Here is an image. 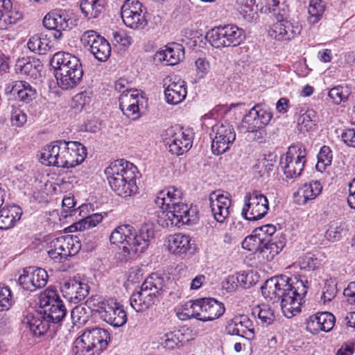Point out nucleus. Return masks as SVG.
Instances as JSON below:
<instances>
[{
    "label": "nucleus",
    "instance_id": "8fccbe9b",
    "mask_svg": "<svg viewBox=\"0 0 355 355\" xmlns=\"http://www.w3.org/2000/svg\"><path fill=\"white\" fill-rule=\"evenodd\" d=\"M349 95V90L348 87L341 85H338L331 88L328 94V96L336 105H339L342 102L347 101L348 100Z\"/></svg>",
    "mask_w": 355,
    "mask_h": 355
},
{
    "label": "nucleus",
    "instance_id": "7c9ffc66",
    "mask_svg": "<svg viewBox=\"0 0 355 355\" xmlns=\"http://www.w3.org/2000/svg\"><path fill=\"white\" fill-rule=\"evenodd\" d=\"M168 250L174 254H186L191 248V239L181 233L175 234L168 238Z\"/></svg>",
    "mask_w": 355,
    "mask_h": 355
},
{
    "label": "nucleus",
    "instance_id": "0eeeda50",
    "mask_svg": "<svg viewBox=\"0 0 355 355\" xmlns=\"http://www.w3.org/2000/svg\"><path fill=\"white\" fill-rule=\"evenodd\" d=\"M305 156V149L302 146H292L281 157L279 164L287 178H296L301 175L306 162Z\"/></svg>",
    "mask_w": 355,
    "mask_h": 355
},
{
    "label": "nucleus",
    "instance_id": "473e14b6",
    "mask_svg": "<svg viewBox=\"0 0 355 355\" xmlns=\"http://www.w3.org/2000/svg\"><path fill=\"white\" fill-rule=\"evenodd\" d=\"M204 313L202 321L214 320L220 318L225 312L224 304L214 298H204Z\"/></svg>",
    "mask_w": 355,
    "mask_h": 355
},
{
    "label": "nucleus",
    "instance_id": "20e7f679",
    "mask_svg": "<svg viewBox=\"0 0 355 355\" xmlns=\"http://www.w3.org/2000/svg\"><path fill=\"white\" fill-rule=\"evenodd\" d=\"M154 237L152 225L144 224L136 232L130 225L117 227L110 236L112 243H125L123 250L129 254L143 253L148 247L150 239Z\"/></svg>",
    "mask_w": 355,
    "mask_h": 355
},
{
    "label": "nucleus",
    "instance_id": "f8f14e48",
    "mask_svg": "<svg viewBox=\"0 0 355 355\" xmlns=\"http://www.w3.org/2000/svg\"><path fill=\"white\" fill-rule=\"evenodd\" d=\"M272 114L262 105H254L242 121L241 129L245 132H259L262 137L263 128L269 123Z\"/></svg>",
    "mask_w": 355,
    "mask_h": 355
},
{
    "label": "nucleus",
    "instance_id": "1a4fd4ad",
    "mask_svg": "<svg viewBox=\"0 0 355 355\" xmlns=\"http://www.w3.org/2000/svg\"><path fill=\"white\" fill-rule=\"evenodd\" d=\"M96 311L101 319L114 327H121L127 322V314L123 306L115 299L110 298L99 302Z\"/></svg>",
    "mask_w": 355,
    "mask_h": 355
},
{
    "label": "nucleus",
    "instance_id": "a19ab883",
    "mask_svg": "<svg viewBox=\"0 0 355 355\" xmlns=\"http://www.w3.org/2000/svg\"><path fill=\"white\" fill-rule=\"evenodd\" d=\"M324 10V5L321 0H311L308 7L309 24L311 25L317 24L322 19Z\"/></svg>",
    "mask_w": 355,
    "mask_h": 355
},
{
    "label": "nucleus",
    "instance_id": "09e8293b",
    "mask_svg": "<svg viewBox=\"0 0 355 355\" xmlns=\"http://www.w3.org/2000/svg\"><path fill=\"white\" fill-rule=\"evenodd\" d=\"M63 302L56 291L53 289H46L40 296V304L42 309Z\"/></svg>",
    "mask_w": 355,
    "mask_h": 355
},
{
    "label": "nucleus",
    "instance_id": "a18cd8bd",
    "mask_svg": "<svg viewBox=\"0 0 355 355\" xmlns=\"http://www.w3.org/2000/svg\"><path fill=\"white\" fill-rule=\"evenodd\" d=\"M91 315V311L83 305L75 306L71 312V317L74 324L81 325L85 324Z\"/></svg>",
    "mask_w": 355,
    "mask_h": 355
},
{
    "label": "nucleus",
    "instance_id": "a878e982",
    "mask_svg": "<svg viewBox=\"0 0 355 355\" xmlns=\"http://www.w3.org/2000/svg\"><path fill=\"white\" fill-rule=\"evenodd\" d=\"M336 322L335 316L329 312H322L311 315L306 322L307 329L312 334L320 331H330Z\"/></svg>",
    "mask_w": 355,
    "mask_h": 355
},
{
    "label": "nucleus",
    "instance_id": "c85d7f7f",
    "mask_svg": "<svg viewBox=\"0 0 355 355\" xmlns=\"http://www.w3.org/2000/svg\"><path fill=\"white\" fill-rule=\"evenodd\" d=\"M87 156L86 148L78 141H69L64 168H69L81 164Z\"/></svg>",
    "mask_w": 355,
    "mask_h": 355
},
{
    "label": "nucleus",
    "instance_id": "338daca9",
    "mask_svg": "<svg viewBox=\"0 0 355 355\" xmlns=\"http://www.w3.org/2000/svg\"><path fill=\"white\" fill-rule=\"evenodd\" d=\"M254 230L257 234L261 235V236L267 239H270V236H272L276 232V227L271 224H267L259 228H256Z\"/></svg>",
    "mask_w": 355,
    "mask_h": 355
},
{
    "label": "nucleus",
    "instance_id": "72a5a7b5",
    "mask_svg": "<svg viewBox=\"0 0 355 355\" xmlns=\"http://www.w3.org/2000/svg\"><path fill=\"white\" fill-rule=\"evenodd\" d=\"M10 92L14 95H17L19 101L26 103H30L35 98L36 91L28 83L24 81L15 82L12 87Z\"/></svg>",
    "mask_w": 355,
    "mask_h": 355
},
{
    "label": "nucleus",
    "instance_id": "f03ea898",
    "mask_svg": "<svg viewBox=\"0 0 355 355\" xmlns=\"http://www.w3.org/2000/svg\"><path fill=\"white\" fill-rule=\"evenodd\" d=\"M182 196L181 191L174 186L157 193L154 202L162 209L158 214L157 223L159 225L163 227H180L196 220V209L189 208L187 204L180 202Z\"/></svg>",
    "mask_w": 355,
    "mask_h": 355
},
{
    "label": "nucleus",
    "instance_id": "bf43d9fd",
    "mask_svg": "<svg viewBox=\"0 0 355 355\" xmlns=\"http://www.w3.org/2000/svg\"><path fill=\"white\" fill-rule=\"evenodd\" d=\"M76 202L73 197H67L62 200V211L61 216L67 218L76 215L78 212V209H75Z\"/></svg>",
    "mask_w": 355,
    "mask_h": 355
},
{
    "label": "nucleus",
    "instance_id": "58836bf2",
    "mask_svg": "<svg viewBox=\"0 0 355 355\" xmlns=\"http://www.w3.org/2000/svg\"><path fill=\"white\" fill-rule=\"evenodd\" d=\"M85 331L75 340L73 352L76 355H94L97 353L95 345L87 341Z\"/></svg>",
    "mask_w": 355,
    "mask_h": 355
},
{
    "label": "nucleus",
    "instance_id": "2f4dec72",
    "mask_svg": "<svg viewBox=\"0 0 355 355\" xmlns=\"http://www.w3.org/2000/svg\"><path fill=\"white\" fill-rule=\"evenodd\" d=\"M85 333L87 337V341L95 345L97 354L105 349L107 345V340L110 338V334L107 331L99 328H92L87 329Z\"/></svg>",
    "mask_w": 355,
    "mask_h": 355
},
{
    "label": "nucleus",
    "instance_id": "9d476101",
    "mask_svg": "<svg viewBox=\"0 0 355 355\" xmlns=\"http://www.w3.org/2000/svg\"><path fill=\"white\" fill-rule=\"evenodd\" d=\"M210 137L212 139L213 153L220 155L230 148V144L236 139V133L230 123H217L212 126Z\"/></svg>",
    "mask_w": 355,
    "mask_h": 355
},
{
    "label": "nucleus",
    "instance_id": "c9c22d12",
    "mask_svg": "<svg viewBox=\"0 0 355 355\" xmlns=\"http://www.w3.org/2000/svg\"><path fill=\"white\" fill-rule=\"evenodd\" d=\"M50 64L51 67H82V62L78 57L62 51L54 54Z\"/></svg>",
    "mask_w": 355,
    "mask_h": 355
},
{
    "label": "nucleus",
    "instance_id": "39448f33",
    "mask_svg": "<svg viewBox=\"0 0 355 355\" xmlns=\"http://www.w3.org/2000/svg\"><path fill=\"white\" fill-rule=\"evenodd\" d=\"M164 286V278L158 274H152L141 284L139 291L132 294L131 306L137 312L146 310L154 304Z\"/></svg>",
    "mask_w": 355,
    "mask_h": 355
},
{
    "label": "nucleus",
    "instance_id": "a211bd4d",
    "mask_svg": "<svg viewBox=\"0 0 355 355\" xmlns=\"http://www.w3.org/2000/svg\"><path fill=\"white\" fill-rule=\"evenodd\" d=\"M164 96L168 104L178 105L183 101L187 94L185 82L176 76L169 75L163 80Z\"/></svg>",
    "mask_w": 355,
    "mask_h": 355
},
{
    "label": "nucleus",
    "instance_id": "603ef678",
    "mask_svg": "<svg viewBox=\"0 0 355 355\" xmlns=\"http://www.w3.org/2000/svg\"><path fill=\"white\" fill-rule=\"evenodd\" d=\"M313 117H315V112L313 110H308L300 116L297 123L300 131H309L312 130L315 125Z\"/></svg>",
    "mask_w": 355,
    "mask_h": 355
},
{
    "label": "nucleus",
    "instance_id": "4c0bfd02",
    "mask_svg": "<svg viewBox=\"0 0 355 355\" xmlns=\"http://www.w3.org/2000/svg\"><path fill=\"white\" fill-rule=\"evenodd\" d=\"M27 46L34 53L45 54L50 49L49 40L46 35L35 34L30 37Z\"/></svg>",
    "mask_w": 355,
    "mask_h": 355
},
{
    "label": "nucleus",
    "instance_id": "c03bdc74",
    "mask_svg": "<svg viewBox=\"0 0 355 355\" xmlns=\"http://www.w3.org/2000/svg\"><path fill=\"white\" fill-rule=\"evenodd\" d=\"M252 314L256 317L257 316L262 322V323L267 325L271 324L275 318L273 310L268 304L259 305L252 309Z\"/></svg>",
    "mask_w": 355,
    "mask_h": 355
},
{
    "label": "nucleus",
    "instance_id": "aec40b11",
    "mask_svg": "<svg viewBox=\"0 0 355 355\" xmlns=\"http://www.w3.org/2000/svg\"><path fill=\"white\" fill-rule=\"evenodd\" d=\"M227 333L251 340L254 338V329L252 320L246 315H235L226 326Z\"/></svg>",
    "mask_w": 355,
    "mask_h": 355
},
{
    "label": "nucleus",
    "instance_id": "052dcab7",
    "mask_svg": "<svg viewBox=\"0 0 355 355\" xmlns=\"http://www.w3.org/2000/svg\"><path fill=\"white\" fill-rule=\"evenodd\" d=\"M284 6L288 10L285 5H282V8H280L279 0H266L265 7L262 10L264 9V12H272L277 17L279 13H283L282 8Z\"/></svg>",
    "mask_w": 355,
    "mask_h": 355
},
{
    "label": "nucleus",
    "instance_id": "b1692460",
    "mask_svg": "<svg viewBox=\"0 0 355 355\" xmlns=\"http://www.w3.org/2000/svg\"><path fill=\"white\" fill-rule=\"evenodd\" d=\"M58 85L63 89L76 87L81 80L83 68H53Z\"/></svg>",
    "mask_w": 355,
    "mask_h": 355
},
{
    "label": "nucleus",
    "instance_id": "3c124183",
    "mask_svg": "<svg viewBox=\"0 0 355 355\" xmlns=\"http://www.w3.org/2000/svg\"><path fill=\"white\" fill-rule=\"evenodd\" d=\"M299 264L301 269L311 271L318 268L320 261L315 254L309 252L300 258Z\"/></svg>",
    "mask_w": 355,
    "mask_h": 355
},
{
    "label": "nucleus",
    "instance_id": "f704fd0d",
    "mask_svg": "<svg viewBox=\"0 0 355 355\" xmlns=\"http://www.w3.org/2000/svg\"><path fill=\"white\" fill-rule=\"evenodd\" d=\"M80 10L88 19L98 17L104 9L103 0H82Z\"/></svg>",
    "mask_w": 355,
    "mask_h": 355
},
{
    "label": "nucleus",
    "instance_id": "ddd939ff",
    "mask_svg": "<svg viewBox=\"0 0 355 355\" xmlns=\"http://www.w3.org/2000/svg\"><path fill=\"white\" fill-rule=\"evenodd\" d=\"M164 142L173 155H180L187 152L192 146V137L178 127L168 128L164 136Z\"/></svg>",
    "mask_w": 355,
    "mask_h": 355
},
{
    "label": "nucleus",
    "instance_id": "f3484780",
    "mask_svg": "<svg viewBox=\"0 0 355 355\" xmlns=\"http://www.w3.org/2000/svg\"><path fill=\"white\" fill-rule=\"evenodd\" d=\"M48 277L47 272L44 269L31 266L24 269L18 282L24 290L33 292L44 287Z\"/></svg>",
    "mask_w": 355,
    "mask_h": 355
},
{
    "label": "nucleus",
    "instance_id": "49530a36",
    "mask_svg": "<svg viewBox=\"0 0 355 355\" xmlns=\"http://www.w3.org/2000/svg\"><path fill=\"white\" fill-rule=\"evenodd\" d=\"M143 96L140 92L136 89H127L121 94L119 97V104L126 105L128 104H142Z\"/></svg>",
    "mask_w": 355,
    "mask_h": 355
},
{
    "label": "nucleus",
    "instance_id": "2eb2a0df",
    "mask_svg": "<svg viewBox=\"0 0 355 355\" xmlns=\"http://www.w3.org/2000/svg\"><path fill=\"white\" fill-rule=\"evenodd\" d=\"M82 44L89 46L91 53L101 62L106 61L111 54L109 42L94 31H87L81 36Z\"/></svg>",
    "mask_w": 355,
    "mask_h": 355
},
{
    "label": "nucleus",
    "instance_id": "393cba45",
    "mask_svg": "<svg viewBox=\"0 0 355 355\" xmlns=\"http://www.w3.org/2000/svg\"><path fill=\"white\" fill-rule=\"evenodd\" d=\"M50 248L61 250L62 257L67 259L69 257L73 256L79 252L81 244L78 236L66 235L53 239L50 242Z\"/></svg>",
    "mask_w": 355,
    "mask_h": 355
},
{
    "label": "nucleus",
    "instance_id": "e433bc0d",
    "mask_svg": "<svg viewBox=\"0 0 355 355\" xmlns=\"http://www.w3.org/2000/svg\"><path fill=\"white\" fill-rule=\"evenodd\" d=\"M322 189V185L319 182H311L304 184L295 195L302 198L303 203H306L309 200L315 199L321 193Z\"/></svg>",
    "mask_w": 355,
    "mask_h": 355
},
{
    "label": "nucleus",
    "instance_id": "37998d69",
    "mask_svg": "<svg viewBox=\"0 0 355 355\" xmlns=\"http://www.w3.org/2000/svg\"><path fill=\"white\" fill-rule=\"evenodd\" d=\"M42 311L52 323L60 322L67 313V309L63 302L55 305L52 304L51 306L44 309Z\"/></svg>",
    "mask_w": 355,
    "mask_h": 355
},
{
    "label": "nucleus",
    "instance_id": "774afa93",
    "mask_svg": "<svg viewBox=\"0 0 355 355\" xmlns=\"http://www.w3.org/2000/svg\"><path fill=\"white\" fill-rule=\"evenodd\" d=\"M343 295L349 304L355 305V282H352L348 284L343 291Z\"/></svg>",
    "mask_w": 355,
    "mask_h": 355
},
{
    "label": "nucleus",
    "instance_id": "de8ad7c7",
    "mask_svg": "<svg viewBox=\"0 0 355 355\" xmlns=\"http://www.w3.org/2000/svg\"><path fill=\"white\" fill-rule=\"evenodd\" d=\"M332 152L327 146H323L318 155V163L315 168L318 171L322 172L326 167L331 165L332 162Z\"/></svg>",
    "mask_w": 355,
    "mask_h": 355
},
{
    "label": "nucleus",
    "instance_id": "5fc2aeb1",
    "mask_svg": "<svg viewBox=\"0 0 355 355\" xmlns=\"http://www.w3.org/2000/svg\"><path fill=\"white\" fill-rule=\"evenodd\" d=\"M11 291L8 286L0 287V311L8 310L12 305Z\"/></svg>",
    "mask_w": 355,
    "mask_h": 355
},
{
    "label": "nucleus",
    "instance_id": "4be33fe9",
    "mask_svg": "<svg viewBox=\"0 0 355 355\" xmlns=\"http://www.w3.org/2000/svg\"><path fill=\"white\" fill-rule=\"evenodd\" d=\"M63 296L75 304L84 300L89 294V286L82 282L80 278L74 277L65 281L60 287Z\"/></svg>",
    "mask_w": 355,
    "mask_h": 355
},
{
    "label": "nucleus",
    "instance_id": "5701e85b",
    "mask_svg": "<svg viewBox=\"0 0 355 355\" xmlns=\"http://www.w3.org/2000/svg\"><path fill=\"white\" fill-rule=\"evenodd\" d=\"M209 206L214 219L218 223H223L230 214L231 200L217 191L209 195Z\"/></svg>",
    "mask_w": 355,
    "mask_h": 355
},
{
    "label": "nucleus",
    "instance_id": "e2e57ef3",
    "mask_svg": "<svg viewBox=\"0 0 355 355\" xmlns=\"http://www.w3.org/2000/svg\"><path fill=\"white\" fill-rule=\"evenodd\" d=\"M26 114L19 109L12 110L11 113V122L13 125L21 127L26 122Z\"/></svg>",
    "mask_w": 355,
    "mask_h": 355
},
{
    "label": "nucleus",
    "instance_id": "6e6d98bb",
    "mask_svg": "<svg viewBox=\"0 0 355 355\" xmlns=\"http://www.w3.org/2000/svg\"><path fill=\"white\" fill-rule=\"evenodd\" d=\"M91 97L86 92H80L73 98V109L81 111L91 103Z\"/></svg>",
    "mask_w": 355,
    "mask_h": 355
},
{
    "label": "nucleus",
    "instance_id": "7ed1b4c3",
    "mask_svg": "<svg viewBox=\"0 0 355 355\" xmlns=\"http://www.w3.org/2000/svg\"><path fill=\"white\" fill-rule=\"evenodd\" d=\"M105 173L111 189L118 196L126 198L137 192L138 171L133 164L123 159L116 160L106 168Z\"/></svg>",
    "mask_w": 355,
    "mask_h": 355
},
{
    "label": "nucleus",
    "instance_id": "cd10ccee",
    "mask_svg": "<svg viewBox=\"0 0 355 355\" xmlns=\"http://www.w3.org/2000/svg\"><path fill=\"white\" fill-rule=\"evenodd\" d=\"M22 18V14L12 8L10 0H0V29L6 30Z\"/></svg>",
    "mask_w": 355,
    "mask_h": 355
},
{
    "label": "nucleus",
    "instance_id": "0e129e2a",
    "mask_svg": "<svg viewBox=\"0 0 355 355\" xmlns=\"http://www.w3.org/2000/svg\"><path fill=\"white\" fill-rule=\"evenodd\" d=\"M341 139L347 146L355 148V130L353 128L343 130Z\"/></svg>",
    "mask_w": 355,
    "mask_h": 355
},
{
    "label": "nucleus",
    "instance_id": "6e6552de",
    "mask_svg": "<svg viewBox=\"0 0 355 355\" xmlns=\"http://www.w3.org/2000/svg\"><path fill=\"white\" fill-rule=\"evenodd\" d=\"M146 11L138 0H126L121 8L123 24L134 30H141L147 26Z\"/></svg>",
    "mask_w": 355,
    "mask_h": 355
},
{
    "label": "nucleus",
    "instance_id": "9b49d317",
    "mask_svg": "<svg viewBox=\"0 0 355 355\" xmlns=\"http://www.w3.org/2000/svg\"><path fill=\"white\" fill-rule=\"evenodd\" d=\"M242 209V216L248 220H257L262 218L268 212V201L260 192L254 191L246 193Z\"/></svg>",
    "mask_w": 355,
    "mask_h": 355
},
{
    "label": "nucleus",
    "instance_id": "c756f323",
    "mask_svg": "<svg viewBox=\"0 0 355 355\" xmlns=\"http://www.w3.org/2000/svg\"><path fill=\"white\" fill-rule=\"evenodd\" d=\"M21 209L17 205L0 207V230H8L21 218Z\"/></svg>",
    "mask_w": 355,
    "mask_h": 355
},
{
    "label": "nucleus",
    "instance_id": "13d9d810",
    "mask_svg": "<svg viewBox=\"0 0 355 355\" xmlns=\"http://www.w3.org/2000/svg\"><path fill=\"white\" fill-rule=\"evenodd\" d=\"M177 316L180 320H186L190 318H196L194 311V301L186 302L181 309V311L177 312Z\"/></svg>",
    "mask_w": 355,
    "mask_h": 355
},
{
    "label": "nucleus",
    "instance_id": "864d4df0",
    "mask_svg": "<svg viewBox=\"0 0 355 355\" xmlns=\"http://www.w3.org/2000/svg\"><path fill=\"white\" fill-rule=\"evenodd\" d=\"M284 245V239H279L278 241H274L273 239H267L266 238L263 252H268L271 257H273L282 250Z\"/></svg>",
    "mask_w": 355,
    "mask_h": 355
},
{
    "label": "nucleus",
    "instance_id": "f257e3e1",
    "mask_svg": "<svg viewBox=\"0 0 355 355\" xmlns=\"http://www.w3.org/2000/svg\"><path fill=\"white\" fill-rule=\"evenodd\" d=\"M307 283L297 277L275 276L265 282L261 293L273 303L280 301L283 314L291 318L301 311L303 299L307 293Z\"/></svg>",
    "mask_w": 355,
    "mask_h": 355
},
{
    "label": "nucleus",
    "instance_id": "ea45409f",
    "mask_svg": "<svg viewBox=\"0 0 355 355\" xmlns=\"http://www.w3.org/2000/svg\"><path fill=\"white\" fill-rule=\"evenodd\" d=\"M265 237L254 230V234L247 236L242 242V248L252 252H264Z\"/></svg>",
    "mask_w": 355,
    "mask_h": 355
},
{
    "label": "nucleus",
    "instance_id": "69168bd1",
    "mask_svg": "<svg viewBox=\"0 0 355 355\" xmlns=\"http://www.w3.org/2000/svg\"><path fill=\"white\" fill-rule=\"evenodd\" d=\"M180 340L176 335L173 333L166 334L165 335V338L164 341L162 343V345L168 349L171 350L175 349L179 344Z\"/></svg>",
    "mask_w": 355,
    "mask_h": 355
},
{
    "label": "nucleus",
    "instance_id": "4d7b16f0",
    "mask_svg": "<svg viewBox=\"0 0 355 355\" xmlns=\"http://www.w3.org/2000/svg\"><path fill=\"white\" fill-rule=\"evenodd\" d=\"M141 105H142V104H137L135 105H133V104H128L126 105L119 104V107L123 114L128 119L136 120L140 117L139 110Z\"/></svg>",
    "mask_w": 355,
    "mask_h": 355
},
{
    "label": "nucleus",
    "instance_id": "412c9836",
    "mask_svg": "<svg viewBox=\"0 0 355 355\" xmlns=\"http://www.w3.org/2000/svg\"><path fill=\"white\" fill-rule=\"evenodd\" d=\"M73 15L69 10L55 9L45 15L43 24L46 28L69 30L75 26Z\"/></svg>",
    "mask_w": 355,
    "mask_h": 355
},
{
    "label": "nucleus",
    "instance_id": "bb28decb",
    "mask_svg": "<svg viewBox=\"0 0 355 355\" xmlns=\"http://www.w3.org/2000/svg\"><path fill=\"white\" fill-rule=\"evenodd\" d=\"M22 323L26 325L35 336L45 334L50 327L51 322L43 311L35 313H28L22 320Z\"/></svg>",
    "mask_w": 355,
    "mask_h": 355
},
{
    "label": "nucleus",
    "instance_id": "79ce46f5",
    "mask_svg": "<svg viewBox=\"0 0 355 355\" xmlns=\"http://www.w3.org/2000/svg\"><path fill=\"white\" fill-rule=\"evenodd\" d=\"M346 231L345 223L340 220L330 222L325 232V237L331 242L338 241Z\"/></svg>",
    "mask_w": 355,
    "mask_h": 355
},
{
    "label": "nucleus",
    "instance_id": "6ab92c4d",
    "mask_svg": "<svg viewBox=\"0 0 355 355\" xmlns=\"http://www.w3.org/2000/svg\"><path fill=\"white\" fill-rule=\"evenodd\" d=\"M184 48L178 43H172L166 46V49L157 51L153 55V64L174 66L180 64L184 59Z\"/></svg>",
    "mask_w": 355,
    "mask_h": 355
},
{
    "label": "nucleus",
    "instance_id": "423d86ee",
    "mask_svg": "<svg viewBox=\"0 0 355 355\" xmlns=\"http://www.w3.org/2000/svg\"><path fill=\"white\" fill-rule=\"evenodd\" d=\"M206 37L215 48L237 46L245 40L243 29L235 24H225L211 28Z\"/></svg>",
    "mask_w": 355,
    "mask_h": 355
},
{
    "label": "nucleus",
    "instance_id": "680f3d73",
    "mask_svg": "<svg viewBox=\"0 0 355 355\" xmlns=\"http://www.w3.org/2000/svg\"><path fill=\"white\" fill-rule=\"evenodd\" d=\"M112 42L114 43L126 46L131 44V37L128 36L124 31H113L112 33Z\"/></svg>",
    "mask_w": 355,
    "mask_h": 355
},
{
    "label": "nucleus",
    "instance_id": "4468645a",
    "mask_svg": "<svg viewBox=\"0 0 355 355\" xmlns=\"http://www.w3.org/2000/svg\"><path fill=\"white\" fill-rule=\"evenodd\" d=\"M283 13H279L277 21L274 23L268 30V35L276 40H289L301 31V27L296 23L293 24L286 19L288 10L282 8Z\"/></svg>",
    "mask_w": 355,
    "mask_h": 355
},
{
    "label": "nucleus",
    "instance_id": "dca6fc26",
    "mask_svg": "<svg viewBox=\"0 0 355 355\" xmlns=\"http://www.w3.org/2000/svg\"><path fill=\"white\" fill-rule=\"evenodd\" d=\"M69 141L57 140L44 146L41 152L42 163L46 166L64 168Z\"/></svg>",
    "mask_w": 355,
    "mask_h": 355
}]
</instances>
